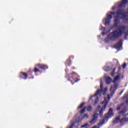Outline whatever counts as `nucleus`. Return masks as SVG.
<instances>
[{"label": "nucleus", "instance_id": "cd10ccee", "mask_svg": "<svg viewBox=\"0 0 128 128\" xmlns=\"http://www.w3.org/2000/svg\"><path fill=\"white\" fill-rule=\"evenodd\" d=\"M78 82V81H76V80L75 82Z\"/></svg>", "mask_w": 128, "mask_h": 128}, {"label": "nucleus", "instance_id": "6ab92c4d", "mask_svg": "<svg viewBox=\"0 0 128 128\" xmlns=\"http://www.w3.org/2000/svg\"><path fill=\"white\" fill-rule=\"evenodd\" d=\"M122 104H121V105H120L119 106H118V107H117V110H120V108H122Z\"/></svg>", "mask_w": 128, "mask_h": 128}, {"label": "nucleus", "instance_id": "f8f14e48", "mask_svg": "<svg viewBox=\"0 0 128 128\" xmlns=\"http://www.w3.org/2000/svg\"><path fill=\"white\" fill-rule=\"evenodd\" d=\"M100 30H102V32H105L106 30V28H102V26H100Z\"/></svg>", "mask_w": 128, "mask_h": 128}, {"label": "nucleus", "instance_id": "20e7f679", "mask_svg": "<svg viewBox=\"0 0 128 128\" xmlns=\"http://www.w3.org/2000/svg\"><path fill=\"white\" fill-rule=\"evenodd\" d=\"M127 120H128V119L127 118H124L120 119V116H118L116 118L115 122H120L121 124H124V122H127Z\"/></svg>", "mask_w": 128, "mask_h": 128}, {"label": "nucleus", "instance_id": "a211bd4d", "mask_svg": "<svg viewBox=\"0 0 128 128\" xmlns=\"http://www.w3.org/2000/svg\"><path fill=\"white\" fill-rule=\"evenodd\" d=\"M124 98H126V104H128V94H126V95L124 96Z\"/></svg>", "mask_w": 128, "mask_h": 128}, {"label": "nucleus", "instance_id": "f03ea898", "mask_svg": "<svg viewBox=\"0 0 128 128\" xmlns=\"http://www.w3.org/2000/svg\"><path fill=\"white\" fill-rule=\"evenodd\" d=\"M107 90V88L101 90H98L94 96L90 97L89 102L90 104H96L98 102V96H100V94H103V96H104Z\"/></svg>", "mask_w": 128, "mask_h": 128}, {"label": "nucleus", "instance_id": "f257e3e1", "mask_svg": "<svg viewBox=\"0 0 128 128\" xmlns=\"http://www.w3.org/2000/svg\"><path fill=\"white\" fill-rule=\"evenodd\" d=\"M116 84H114V86H112L110 88V91L111 94L110 95L108 96L107 98H104V101L101 102V104H103V106L102 108L100 106H99L96 109V110L93 115V118L92 120L90 122V124H94L96 122V120H98V114L100 116H102V114H104V110H106L108 102V100H110V96H114V92H116Z\"/></svg>", "mask_w": 128, "mask_h": 128}, {"label": "nucleus", "instance_id": "bb28decb", "mask_svg": "<svg viewBox=\"0 0 128 128\" xmlns=\"http://www.w3.org/2000/svg\"><path fill=\"white\" fill-rule=\"evenodd\" d=\"M115 62H118V60H115Z\"/></svg>", "mask_w": 128, "mask_h": 128}, {"label": "nucleus", "instance_id": "aec40b11", "mask_svg": "<svg viewBox=\"0 0 128 128\" xmlns=\"http://www.w3.org/2000/svg\"><path fill=\"white\" fill-rule=\"evenodd\" d=\"M120 114H121V116H126V114H124V111H122L120 112Z\"/></svg>", "mask_w": 128, "mask_h": 128}, {"label": "nucleus", "instance_id": "393cba45", "mask_svg": "<svg viewBox=\"0 0 128 128\" xmlns=\"http://www.w3.org/2000/svg\"><path fill=\"white\" fill-rule=\"evenodd\" d=\"M126 64H124L122 66L123 68H126Z\"/></svg>", "mask_w": 128, "mask_h": 128}, {"label": "nucleus", "instance_id": "ddd939ff", "mask_svg": "<svg viewBox=\"0 0 128 128\" xmlns=\"http://www.w3.org/2000/svg\"><path fill=\"white\" fill-rule=\"evenodd\" d=\"M84 103H82L78 107V110H80V108H82V106H84Z\"/></svg>", "mask_w": 128, "mask_h": 128}, {"label": "nucleus", "instance_id": "423d86ee", "mask_svg": "<svg viewBox=\"0 0 128 128\" xmlns=\"http://www.w3.org/2000/svg\"><path fill=\"white\" fill-rule=\"evenodd\" d=\"M122 41L120 40L117 44L114 45L115 48H117V50H120L122 48Z\"/></svg>", "mask_w": 128, "mask_h": 128}, {"label": "nucleus", "instance_id": "a878e982", "mask_svg": "<svg viewBox=\"0 0 128 128\" xmlns=\"http://www.w3.org/2000/svg\"><path fill=\"white\" fill-rule=\"evenodd\" d=\"M104 34H105L104 32H103V33H102V35H103V36H104Z\"/></svg>", "mask_w": 128, "mask_h": 128}, {"label": "nucleus", "instance_id": "9b49d317", "mask_svg": "<svg viewBox=\"0 0 128 128\" xmlns=\"http://www.w3.org/2000/svg\"><path fill=\"white\" fill-rule=\"evenodd\" d=\"M110 70V67H106L104 68V70H105L106 72H108V70Z\"/></svg>", "mask_w": 128, "mask_h": 128}, {"label": "nucleus", "instance_id": "4468645a", "mask_svg": "<svg viewBox=\"0 0 128 128\" xmlns=\"http://www.w3.org/2000/svg\"><path fill=\"white\" fill-rule=\"evenodd\" d=\"M40 68H42V70H46V66L41 65V66H40Z\"/></svg>", "mask_w": 128, "mask_h": 128}, {"label": "nucleus", "instance_id": "c85d7f7f", "mask_svg": "<svg viewBox=\"0 0 128 128\" xmlns=\"http://www.w3.org/2000/svg\"><path fill=\"white\" fill-rule=\"evenodd\" d=\"M124 64H126V63H124Z\"/></svg>", "mask_w": 128, "mask_h": 128}, {"label": "nucleus", "instance_id": "2eb2a0df", "mask_svg": "<svg viewBox=\"0 0 128 128\" xmlns=\"http://www.w3.org/2000/svg\"><path fill=\"white\" fill-rule=\"evenodd\" d=\"M86 112V108H84L82 110L80 111V114H84V112Z\"/></svg>", "mask_w": 128, "mask_h": 128}, {"label": "nucleus", "instance_id": "4be33fe9", "mask_svg": "<svg viewBox=\"0 0 128 128\" xmlns=\"http://www.w3.org/2000/svg\"><path fill=\"white\" fill-rule=\"evenodd\" d=\"M112 76H114V70L112 71V72L111 74Z\"/></svg>", "mask_w": 128, "mask_h": 128}, {"label": "nucleus", "instance_id": "dca6fc26", "mask_svg": "<svg viewBox=\"0 0 128 128\" xmlns=\"http://www.w3.org/2000/svg\"><path fill=\"white\" fill-rule=\"evenodd\" d=\"M87 110L88 112H90V110H92V107L90 106H88V108H87Z\"/></svg>", "mask_w": 128, "mask_h": 128}, {"label": "nucleus", "instance_id": "412c9836", "mask_svg": "<svg viewBox=\"0 0 128 128\" xmlns=\"http://www.w3.org/2000/svg\"><path fill=\"white\" fill-rule=\"evenodd\" d=\"M103 86H104V85L102 84V83L101 82V83H100V90H102Z\"/></svg>", "mask_w": 128, "mask_h": 128}, {"label": "nucleus", "instance_id": "9d476101", "mask_svg": "<svg viewBox=\"0 0 128 128\" xmlns=\"http://www.w3.org/2000/svg\"><path fill=\"white\" fill-rule=\"evenodd\" d=\"M21 76H24V78L25 80H26V77L28 76V75L26 74V73H24V72H22L20 74Z\"/></svg>", "mask_w": 128, "mask_h": 128}, {"label": "nucleus", "instance_id": "c756f323", "mask_svg": "<svg viewBox=\"0 0 128 128\" xmlns=\"http://www.w3.org/2000/svg\"><path fill=\"white\" fill-rule=\"evenodd\" d=\"M100 36H98V38H100Z\"/></svg>", "mask_w": 128, "mask_h": 128}, {"label": "nucleus", "instance_id": "7ed1b4c3", "mask_svg": "<svg viewBox=\"0 0 128 128\" xmlns=\"http://www.w3.org/2000/svg\"><path fill=\"white\" fill-rule=\"evenodd\" d=\"M112 16H116V12H109L106 14V17L102 20V22L105 26H108L112 22Z\"/></svg>", "mask_w": 128, "mask_h": 128}, {"label": "nucleus", "instance_id": "0eeeda50", "mask_svg": "<svg viewBox=\"0 0 128 128\" xmlns=\"http://www.w3.org/2000/svg\"><path fill=\"white\" fill-rule=\"evenodd\" d=\"M88 118V114H84V117L82 116H80L79 117V120H84V118Z\"/></svg>", "mask_w": 128, "mask_h": 128}, {"label": "nucleus", "instance_id": "f3484780", "mask_svg": "<svg viewBox=\"0 0 128 128\" xmlns=\"http://www.w3.org/2000/svg\"><path fill=\"white\" fill-rule=\"evenodd\" d=\"M76 122H74L72 124V125L68 127V128H72V126H76Z\"/></svg>", "mask_w": 128, "mask_h": 128}, {"label": "nucleus", "instance_id": "39448f33", "mask_svg": "<svg viewBox=\"0 0 128 128\" xmlns=\"http://www.w3.org/2000/svg\"><path fill=\"white\" fill-rule=\"evenodd\" d=\"M112 116H114V112H112V110L110 109L108 114H105L104 120L110 118Z\"/></svg>", "mask_w": 128, "mask_h": 128}, {"label": "nucleus", "instance_id": "b1692460", "mask_svg": "<svg viewBox=\"0 0 128 128\" xmlns=\"http://www.w3.org/2000/svg\"><path fill=\"white\" fill-rule=\"evenodd\" d=\"M34 72H38V68H35Z\"/></svg>", "mask_w": 128, "mask_h": 128}, {"label": "nucleus", "instance_id": "6e6552de", "mask_svg": "<svg viewBox=\"0 0 128 128\" xmlns=\"http://www.w3.org/2000/svg\"><path fill=\"white\" fill-rule=\"evenodd\" d=\"M106 84H110V82H112V78H110V77H107L106 78Z\"/></svg>", "mask_w": 128, "mask_h": 128}, {"label": "nucleus", "instance_id": "1a4fd4ad", "mask_svg": "<svg viewBox=\"0 0 128 128\" xmlns=\"http://www.w3.org/2000/svg\"><path fill=\"white\" fill-rule=\"evenodd\" d=\"M118 80H120V76L118 75L114 78L113 82H116Z\"/></svg>", "mask_w": 128, "mask_h": 128}, {"label": "nucleus", "instance_id": "5701e85b", "mask_svg": "<svg viewBox=\"0 0 128 128\" xmlns=\"http://www.w3.org/2000/svg\"><path fill=\"white\" fill-rule=\"evenodd\" d=\"M116 6H113L112 8V10H116Z\"/></svg>", "mask_w": 128, "mask_h": 128}]
</instances>
